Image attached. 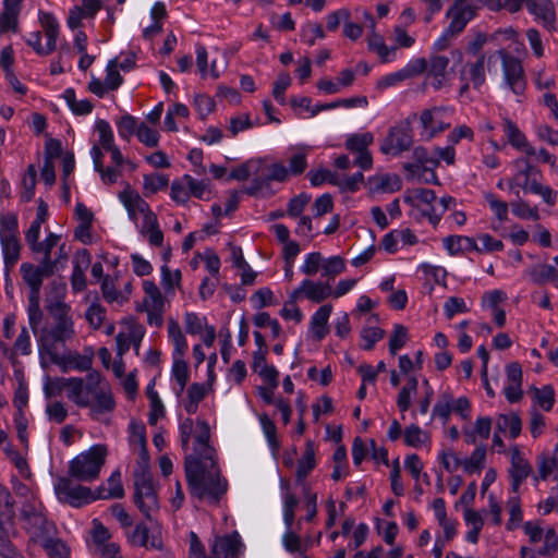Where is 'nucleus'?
Returning a JSON list of instances; mask_svg holds the SVG:
<instances>
[{
  "mask_svg": "<svg viewBox=\"0 0 558 558\" xmlns=\"http://www.w3.org/2000/svg\"><path fill=\"white\" fill-rule=\"evenodd\" d=\"M332 312V305L325 304L320 306L312 316L311 330L316 340H322L328 333V319Z\"/></svg>",
  "mask_w": 558,
  "mask_h": 558,
  "instance_id": "nucleus-29",
  "label": "nucleus"
},
{
  "mask_svg": "<svg viewBox=\"0 0 558 558\" xmlns=\"http://www.w3.org/2000/svg\"><path fill=\"white\" fill-rule=\"evenodd\" d=\"M535 402L545 411H550L555 403V392L551 386L534 389Z\"/></svg>",
  "mask_w": 558,
  "mask_h": 558,
  "instance_id": "nucleus-60",
  "label": "nucleus"
},
{
  "mask_svg": "<svg viewBox=\"0 0 558 558\" xmlns=\"http://www.w3.org/2000/svg\"><path fill=\"white\" fill-rule=\"evenodd\" d=\"M403 199L404 203L415 206L418 209L437 201L436 194L433 190L423 187L409 191L407 195H404Z\"/></svg>",
  "mask_w": 558,
  "mask_h": 558,
  "instance_id": "nucleus-37",
  "label": "nucleus"
},
{
  "mask_svg": "<svg viewBox=\"0 0 558 558\" xmlns=\"http://www.w3.org/2000/svg\"><path fill=\"white\" fill-rule=\"evenodd\" d=\"M168 336L174 347L173 355L184 356L187 350V342L179 323L173 318L168 319Z\"/></svg>",
  "mask_w": 558,
  "mask_h": 558,
  "instance_id": "nucleus-35",
  "label": "nucleus"
},
{
  "mask_svg": "<svg viewBox=\"0 0 558 558\" xmlns=\"http://www.w3.org/2000/svg\"><path fill=\"white\" fill-rule=\"evenodd\" d=\"M307 150L305 148H301L296 153H294L289 159L288 177L299 175L303 173L307 167Z\"/></svg>",
  "mask_w": 558,
  "mask_h": 558,
  "instance_id": "nucleus-58",
  "label": "nucleus"
},
{
  "mask_svg": "<svg viewBox=\"0 0 558 558\" xmlns=\"http://www.w3.org/2000/svg\"><path fill=\"white\" fill-rule=\"evenodd\" d=\"M0 518H3L2 514H0ZM13 535H15V530L12 526V520L5 518L3 521L0 519V556L2 558H19V550L11 543Z\"/></svg>",
  "mask_w": 558,
  "mask_h": 558,
  "instance_id": "nucleus-25",
  "label": "nucleus"
},
{
  "mask_svg": "<svg viewBox=\"0 0 558 558\" xmlns=\"http://www.w3.org/2000/svg\"><path fill=\"white\" fill-rule=\"evenodd\" d=\"M140 233L147 238L148 243L153 246H161L163 242V233L159 227L157 216L151 211L143 218L140 227Z\"/></svg>",
  "mask_w": 558,
  "mask_h": 558,
  "instance_id": "nucleus-26",
  "label": "nucleus"
},
{
  "mask_svg": "<svg viewBox=\"0 0 558 558\" xmlns=\"http://www.w3.org/2000/svg\"><path fill=\"white\" fill-rule=\"evenodd\" d=\"M145 292L144 307L150 310H165V298L155 282L146 280L143 282Z\"/></svg>",
  "mask_w": 558,
  "mask_h": 558,
  "instance_id": "nucleus-33",
  "label": "nucleus"
},
{
  "mask_svg": "<svg viewBox=\"0 0 558 558\" xmlns=\"http://www.w3.org/2000/svg\"><path fill=\"white\" fill-rule=\"evenodd\" d=\"M526 274L536 284H544L550 281L558 289V270L555 266L537 264L527 269Z\"/></svg>",
  "mask_w": 558,
  "mask_h": 558,
  "instance_id": "nucleus-30",
  "label": "nucleus"
},
{
  "mask_svg": "<svg viewBox=\"0 0 558 558\" xmlns=\"http://www.w3.org/2000/svg\"><path fill=\"white\" fill-rule=\"evenodd\" d=\"M368 48L373 51H375L378 57L381 59L383 62H388L390 61V54H393V52L396 51V47H387L384 43V39L383 37L377 34L376 32H373L369 36H368Z\"/></svg>",
  "mask_w": 558,
  "mask_h": 558,
  "instance_id": "nucleus-44",
  "label": "nucleus"
},
{
  "mask_svg": "<svg viewBox=\"0 0 558 558\" xmlns=\"http://www.w3.org/2000/svg\"><path fill=\"white\" fill-rule=\"evenodd\" d=\"M531 463L523 457L518 446L510 451V468L508 470L513 493H518L521 484L532 474Z\"/></svg>",
  "mask_w": 558,
  "mask_h": 558,
  "instance_id": "nucleus-15",
  "label": "nucleus"
},
{
  "mask_svg": "<svg viewBox=\"0 0 558 558\" xmlns=\"http://www.w3.org/2000/svg\"><path fill=\"white\" fill-rule=\"evenodd\" d=\"M101 292H102L104 299L109 303L117 302L119 304H122L123 302H125L129 299L128 295L124 296L121 292H119L116 289V284L109 276H106L102 279Z\"/></svg>",
  "mask_w": 558,
  "mask_h": 558,
  "instance_id": "nucleus-51",
  "label": "nucleus"
},
{
  "mask_svg": "<svg viewBox=\"0 0 558 558\" xmlns=\"http://www.w3.org/2000/svg\"><path fill=\"white\" fill-rule=\"evenodd\" d=\"M105 445H95L76 456L69 465V475L80 482H93L100 473L107 457Z\"/></svg>",
  "mask_w": 558,
  "mask_h": 558,
  "instance_id": "nucleus-4",
  "label": "nucleus"
},
{
  "mask_svg": "<svg viewBox=\"0 0 558 558\" xmlns=\"http://www.w3.org/2000/svg\"><path fill=\"white\" fill-rule=\"evenodd\" d=\"M308 179L313 186H319L324 183H330L336 186L338 184L339 173L328 169H318L308 172Z\"/></svg>",
  "mask_w": 558,
  "mask_h": 558,
  "instance_id": "nucleus-55",
  "label": "nucleus"
},
{
  "mask_svg": "<svg viewBox=\"0 0 558 558\" xmlns=\"http://www.w3.org/2000/svg\"><path fill=\"white\" fill-rule=\"evenodd\" d=\"M92 255L88 250H78L73 258V271L71 276L72 289L75 292H81L86 288L85 271L90 266Z\"/></svg>",
  "mask_w": 558,
  "mask_h": 558,
  "instance_id": "nucleus-18",
  "label": "nucleus"
},
{
  "mask_svg": "<svg viewBox=\"0 0 558 558\" xmlns=\"http://www.w3.org/2000/svg\"><path fill=\"white\" fill-rule=\"evenodd\" d=\"M427 69V61L424 58H417L410 61L404 68L397 72L381 77L377 82L378 89H385L395 86L405 80L415 77L424 73Z\"/></svg>",
  "mask_w": 558,
  "mask_h": 558,
  "instance_id": "nucleus-14",
  "label": "nucleus"
},
{
  "mask_svg": "<svg viewBox=\"0 0 558 558\" xmlns=\"http://www.w3.org/2000/svg\"><path fill=\"white\" fill-rule=\"evenodd\" d=\"M413 158L416 160V163L403 165V169L408 172L415 173L420 168L433 170L437 167V158L434 156V150L429 153L423 146H417L413 149Z\"/></svg>",
  "mask_w": 558,
  "mask_h": 558,
  "instance_id": "nucleus-27",
  "label": "nucleus"
},
{
  "mask_svg": "<svg viewBox=\"0 0 558 558\" xmlns=\"http://www.w3.org/2000/svg\"><path fill=\"white\" fill-rule=\"evenodd\" d=\"M63 98L71 110L78 116L88 114L94 108L93 104L87 99L77 100L73 88L65 89Z\"/></svg>",
  "mask_w": 558,
  "mask_h": 558,
  "instance_id": "nucleus-42",
  "label": "nucleus"
},
{
  "mask_svg": "<svg viewBox=\"0 0 558 558\" xmlns=\"http://www.w3.org/2000/svg\"><path fill=\"white\" fill-rule=\"evenodd\" d=\"M24 527L33 542L39 543L48 535H53L54 524L49 522L44 513V508L33 504H26L21 510Z\"/></svg>",
  "mask_w": 558,
  "mask_h": 558,
  "instance_id": "nucleus-7",
  "label": "nucleus"
},
{
  "mask_svg": "<svg viewBox=\"0 0 558 558\" xmlns=\"http://www.w3.org/2000/svg\"><path fill=\"white\" fill-rule=\"evenodd\" d=\"M2 252H3V258L5 264H14L17 262L20 257V242L17 240V236H8L0 238Z\"/></svg>",
  "mask_w": 558,
  "mask_h": 558,
  "instance_id": "nucleus-43",
  "label": "nucleus"
},
{
  "mask_svg": "<svg viewBox=\"0 0 558 558\" xmlns=\"http://www.w3.org/2000/svg\"><path fill=\"white\" fill-rule=\"evenodd\" d=\"M496 429L499 433L509 430L511 438H517L522 429V422L518 414H499L496 420Z\"/></svg>",
  "mask_w": 558,
  "mask_h": 558,
  "instance_id": "nucleus-34",
  "label": "nucleus"
},
{
  "mask_svg": "<svg viewBox=\"0 0 558 558\" xmlns=\"http://www.w3.org/2000/svg\"><path fill=\"white\" fill-rule=\"evenodd\" d=\"M25 241L34 254L41 255L39 263L56 269L58 259L51 258V251L58 245L60 235L50 232L43 241H39V238H35V240L26 239Z\"/></svg>",
  "mask_w": 558,
  "mask_h": 558,
  "instance_id": "nucleus-17",
  "label": "nucleus"
},
{
  "mask_svg": "<svg viewBox=\"0 0 558 558\" xmlns=\"http://www.w3.org/2000/svg\"><path fill=\"white\" fill-rule=\"evenodd\" d=\"M119 198L128 210L129 218L132 221H136V214H143L144 217L150 214V207L148 203L141 197V195L132 190L130 186L119 193Z\"/></svg>",
  "mask_w": 558,
  "mask_h": 558,
  "instance_id": "nucleus-20",
  "label": "nucleus"
},
{
  "mask_svg": "<svg viewBox=\"0 0 558 558\" xmlns=\"http://www.w3.org/2000/svg\"><path fill=\"white\" fill-rule=\"evenodd\" d=\"M169 179L161 173H153L144 175V191L145 195L155 194L158 191L167 187Z\"/></svg>",
  "mask_w": 558,
  "mask_h": 558,
  "instance_id": "nucleus-53",
  "label": "nucleus"
},
{
  "mask_svg": "<svg viewBox=\"0 0 558 558\" xmlns=\"http://www.w3.org/2000/svg\"><path fill=\"white\" fill-rule=\"evenodd\" d=\"M486 458V448L485 446H478L474 449L470 458L465 459L463 462L464 470L469 473L477 472L484 468V462Z\"/></svg>",
  "mask_w": 558,
  "mask_h": 558,
  "instance_id": "nucleus-54",
  "label": "nucleus"
},
{
  "mask_svg": "<svg viewBox=\"0 0 558 558\" xmlns=\"http://www.w3.org/2000/svg\"><path fill=\"white\" fill-rule=\"evenodd\" d=\"M50 363L58 365L62 372H68L70 369H76L80 372H84L90 368L92 359L85 355H82L77 352H59L57 357H51L49 360Z\"/></svg>",
  "mask_w": 558,
  "mask_h": 558,
  "instance_id": "nucleus-21",
  "label": "nucleus"
},
{
  "mask_svg": "<svg viewBox=\"0 0 558 558\" xmlns=\"http://www.w3.org/2000/svg\"><path fill=\"white\" fill-rule=\"evenodd\" d=\"M54 493L61 502L76 508L97 498L90 488L73 483L70 477L58 478L54 484Z\"/></svg>",
  "mask_w": 558,
  "mask_h": 558,
  "instance_id": "nucleus-11",
  "label": "nucleus"
},
{
  "mask_svg": "<svg viewBox=\"0 0 558 558\" xmlns=\"http://www.w3.org/2000/svg\"><path fill=\"white\" fill-rule=\"evenodd\" d=\"M374 136L372 133L353 134L345 141V148L352 153H360L368 150V146L373 143Z\"/></svg>",
  "mask_w": 558,
  "mask_h": 558,
  "instance_id": "nucleus-47",
  "label": "nucleus"
},
{
  "mask_svg": "<svg viewBox=\"0 0 558 558\" xmlns=\"http://www.w3.org/2000/svg\"><path fill=\"white\" fill-rule=\"evenodd\" d=\"M184 469L191 496L210 505L219 504L228 490V482L221 475L217 459L185 458Z\"/></svg>",
  "mask_w": 558,
  "mask_h": 558,
  "instance_id": "nucleus-2",
  "label": "nucleus"
},
{
  "mask_svg": "<svg viewBox=\"0 0 558 558\" xmlns=\"http://www.w3.org/2000/svg\"><path fill=\"white\" fill-rule=\"evenodd\" d=\"M68 399L78 408H87L89 416L108 424L116 401L107 380L98 372H89L85 377H70Z\"/></svg>",
  "mask_w": 558,
  "mask_h": 558,
  "instance_id": "nucleus-1",
  "label": "nucleus"
},
{
  "mask_svg": "<svg viewBox=\"0 0 558 558\" xmlns=\"http://www.w3.org/2000/svg\"><path fill=\"white\" fill-rule=\"evenodd\" d=\"M508 508H509L510 518L507 522L506 527L508 531H513L520 525V523L523 520V513L521 510L520 498L518 496L511 497L508 500Z\"/></svg>",
  "mask_w": 558,
  "mask_h": 558,
  "instance_id": "nucleus-57",
  "label": "nucleus"
},
{
  "mask_svg": "<svg viewBox=\"0 0 558 558\" xmlns=\"http://www.w3.org/2000/svg\"><path fill=\"white\" fill-rule=\"evenodd\" d=\"M413 144L412 128L409 120L389 129L380 143V151L385 155L398 156L411 148Z\"/></svg>",
  "mask_w": 558,
  "mask_h": 558,
  "instance_id": "nucleus-9",
  "label": "nucleus"
},
{
  "mask_svg": "<svg viewBox=\"0 0 558 558\" xmlns=\"http://www.w3.org/2000/svg\"><path fill=\"white\" fill-rule=\"evenodd\" d=\"M171 374L179 385L178 389H175V393L178 397H180L183 393L190 378L189 366L183 360V356L173 355Z\"/></svg>",
  "mask_w": 558,
  "mask_h": 558,
  "instance_id": "nucleus-36",
  "label": "nucleus"
},
{
  "mask_svg": "<svg viewBox=\"0 0 558 558\" xmlns=\"http://www.w3.org/2000/svg\"><path fill=\"white\" fill-rule=\"evenodd\" d=\"M511 209L514 216L523 220H538L539 213L537 207H532L525 201L521 199L520 196L517 201L511 203Z\"/></svg>",
  "mask_w": 558,
  "mask_h": 558,
  "instance_id": "nucleus-45",
  "label": "nucleus"
},
{
  "mask_svg": "<svg viewBox=\"0 0 558 558\" xmlns=\"http://www.w3.org/2000/svg\"><path fill=\"white\" fill-rule=\"evenodd\" d=\"M446 16L450 19V23L444 34L435 43L434 47L436 50L446 49L449 39L463 32L466 24L470 22V15L465 13L463 9L459 8L456 1H453L452 5L448 9Z\"/></svg>",
  "mask_w": 558,
  "mask_h": 558,
  "instance_id": "nucleus-12",
  "label": "nucleus"
},
{
  "mask_svg": "<svg viewBox=\"0 0 558 558\" xmlns=\"http://www.w3.org/2000/svg\"><path fill=\"white\" fill-rule=\"evenodd\" d=\"M495 57H498L501 61L504 87L515 96H523L527 81L521 60L505 49H500L495 54L489 56L488 62H492Z\"/></svg>",
  "mask_w": 558,
  "mask_h": 558,
  "instance_id": "nucleus-6",
  "label": "nucleus"
},
{
  "mask_svg": "<svg viewBox=\"0 0 558 558\" xmlns=\"http://www.w3.org/2000/svg\"><path fill=\"white\" fill-rule=\"evenodd\" d=\"M408 341V329L400 324L395 325L393 331L389 339V352L396 355L397 351L401 349Z\"/></svg>",
  "mask_w": 558,
  "mask_h": 558,
  "instance_id": "nucleus-59",
  "label": "nucleus"
},
{
  "mask_svg": "<svg viewBox=\"0 0 558 558\" xmlns=\"http://www.w3.org/2000/svg\"><path fill=\"white\" fill-rule=\"evenodd\" d=\"M240 546L236 535L217 537L211 546L209 558H238Z\"/></svg>",
  "mask_w": 558,
  "mask_h": 558,
  "instance_id": "nucleus-22",
  "label": "nucleus"
},
{
  "mask_svg": "<svg viewBox=\"0 0 558 558\" xmlns=\"http://www.w3.org/2000/svg\"><path fill=\"white\" fill-rule=\"evenodd\" d=\"M449 65V58L445 56H433L427 63L428 75L433 76L432 83L435 89H440L446 80L447 69Z\"/></svg>",
  "mask_w": 558,
  "mask_h": 558,
  "instance_id": "nucleus-28",
  "label": "nucleus"
},
{
  "mask_svg": "<svg viewBox=\"0 0 558 558\" xmlns=\"http://www.w3.org/2000/svg\"><path fill=\"white\" fill-rule=\"evenodd\" d=\"M39 21L48 41H51V44L57 45V38L59 35V24L54 16L49 12H40Z\"/></svg>",
  "mask_w": 558,
  "mask_h": 558,
  "instance_id": "nucleus-49",
  "label": "nucleus"
},
{
  "mask_svg": "<svg viewBox=\"0 0 558 558\" xmlns=\"http://www.w3.org/2000/svg\"><path fill=\"white\" fill-rule=\"evenodd\" d=\"M39 299L40 296L36 295H28V307H27V314H28V323L29 327L34 332L37 331L41 320H43V312L39 306Z\"/></svg>",
  "mask_w": 558,
  "mask_h": 558,
  "instance_id": "nucleus-56",
  "label": "nucleus"
},
{
  "mask_svg": "<svg viewBox=\"0 0 558 558\" xmlns=\"http://www.w3.org/2000/svg\"><path fill=\"white\" fill-rule=\"evenodd\" d=\"M105 85L109 90H116L123 83V77L118 71V60L112 59L106 68Z\"/></svg>",
  "mask_w": 558,
  "mask_h": 558,
  "instance_id": "nucleus-61",
  "label": "nucleus"
},
{
  "mask_svg": "<svg viewBox=\"0 0 558 558\" xmlns=\"http://www.w3.org/2000/svg\"><path fill=\"white\" fill-rule=\"evenodd\" d=\"M324 256L319 252H312L305 256L301 271L306 276H314L322 270Z\"/></svg>",
  "mask_w": 558,
  "mask_h": 558,
  "instance_id": "nucleus-62",
  "label": "nucleus"
},
{
  "mask_svg": "<svg viewBox=\"0 0 558 558\" xmlns=\"http://www.w3.org/2000/svg\"><path fill=\"white\" fill-rule=\"evenodd\" d=\"M20 270L23 280L29 287V295L40 296V288L44 278L52 276L56 269L41 263L37 266L29 263H23Z\"/></svg>",
  "mask_w": 558,
  "mask_h": 558,
  "instance_id": "nucleus-16",
  "label": "nucleus"
},
{
  "mask_svg": "<svg viewBox=\"0 0 558 558\" xmlns=\"http://www.w3.org/2000/svg\"><path fill=\"white\" fill-rule=\"evenodd\" d=\"M193 439V451L191 453H187L185 458L194 457L198 461L216 459V451L209 445L210 428L206 421H196V429Z\"/></svg>",
  "mask_w": 558,
  "mask_h": 558,
  "instance_id": "nucleus-13",
  "label": "nucleus"
},
{
  "mask_svg": "<svg viewBox=\"0 0 558 558\" xmlns=\"http://www.w3.org/2000/svg\"><path fill=\"white\" fill-rule=\"evenodd\" d=\"M460 80H466L475 89H480L486 81L485 56H480L475 62H468L460 72Z\"/></svg>",
  "mask_w": 558,
  "mask_h": 558,
  "instance_id": "nucleus-23",
  "label": "nucleus"
},
{
  "mask_svg": "<svg viewBox=\"0 0 558 558\" xmlns=\"http://www.w3.org/2000/svg\"><path fill=\"white\" fill-rule=\"evenodd\" d=\"M453 397L450 392H444L439 401L434 405L433 416H438L446 424L452 412Z\"/></svg>",
  "mask_w": 558,
  "mask_h": 558,
  "instance_id": "nucleus-52",
  "label": "nucleus"
},
{
  "mask_svg": "<svg viewBox=\"0 0 558 558\" xmlns=\"http://www.w3.org/2000/svg\"><path fill=\"white\" fill-rule=\"evenodd\" d=\"M40 544L50 558H69V551L64 543L54 539L52 535H48L46 539H41Z\"/></svg>",
  "mask_w": 558,
  "mask_h": 558,
  "instance_id": "nucleus-46",
  "label": "nucleus"
},
{
  "mask_svg": "<svg viewBox=\"0 0 558 558\" xmlns=\"http://www.w3.org/2000/svg\"><path fill=\"white\" fill-rule=\"evenodd\" d=\"M529 12L538 20L545 28H556V13L550 0H527L525 3Z\"/></svg>",
  "mask_w": 558,
  "mask_h": 558,
  "instance_id": "nucleus-19",
  "label": "nucleus"
},
{
  "mask_svg": "<svg viewBox=\"0 0 558 558\" xmlns=\"http://www.w3.org/2000/svg\"><path fill=\"white\" fill-rule=\"evenodd\" d=\"M304 298L313 303H322L332 294V288L328 282L303 280Z\"/></svg>",
  "mask_w": 558,
  "mask_h": 558,
  "instance_id": "nucleus-24",
  "label": "nucleus"
},
{
  "mask_svg": "<svg viewBox=\"0 0 558 558\" xmlns=\"http://www.w3.org/2000/svg\"><path fill=\"white\" fill-rule=\"evenodd\" d=\"M134 502L147 520H154L159 510V500L151 475L145 469L134 473Z\"/></svg>",
  "mask_w": 558,
  "mask_h": 558,
  "instance_id": "nucleus-5",
  "label": "nucleus"
},
{
  "mask_svg": "<svg viewBox=\"0 0 558 558\" xmlns=\"http://www.w3.org/2000/svg\"><path fill=\"white\" fill-rule=\"evenodd\" d=\"M52 323L40 330L38 336V351L41 364L46 359L57 357L59 352L65 351V343L75 337L74 322L70 315V306L63 302H56L49 306Z\"/></svg>",
  "mask_w": 558,
  "mask_h": 558,
  "instance_id": "nucleus-3",
  "label": "nucleus"
},
{
  "mask_svg": "<svg viewBox=\"0 0 558 558\" xmlns=\"http://www.w3.org/2000/svg\"><path fill=\"white\" fill-rule=\"evenodd\" d=\"M460 9L470 15V21L476 15L482 7H487L492 11H500L504 9L505 0H454Z\"/></svg>",
  "mask_w": 558,
  "mask_h": 558,
  "instance_id": "nucleus-32",
  "label": "nucleus"
},
{
  "mask_svg": "<svg viewBox=\"0 0 558 558\" xmlns=\"http://www.w3.org/2000/svg\"><path fill=\"white\" fill-rule=\"evenodd\" d=\"M84 316L93 329H99L106 319L107 311L98 302H94L88 306Z\"/></svg>",
  "mask_w": 558,
  "mask_h": 558,
  "instance_id": "nucleus-50",
  "label": "nucleus"
},
{
  "mask_svg": "<svg viewBox=\"0 0 558 558\" xmlns=\"http://www.w3.org/2000/svg\"><path fill=\"white\" fill-rule=\"evenodd\" d=\"M48 217V206L44 201H40L37 207L36 218L31 223L28 230L25 233V240L35 238H39L41 225L46 221Z\"/></svg>",
  "mask_w": 558,
  "mask_h": 558,
  "instance_id": "nucleus-48",
  "label": "nucleus"
},
{
  "mask_svg": "<svg viewBox=\"0 0 558 558\" xmlns=\"http://www.w3.org/2000/svg\"><path fill=\"white\" fill-rule=\"evenodd\" d=\"M46 414L50 422L62 424L68 417V409L61 401H52L46 405Z\"/></svg>",
  "mask_w": 558,
  "mask_h": 558,
  "instance_id": "nucleus-64",
  "label": "nucleus"
},
{
  "mask_svg": "<svg viewBox=\"0 0 558 558\" xmlns=\"http://www.w3.org/2000/svg\"><path fill=\"white\" fill-rule=\"evenodd\" d=\"M453 114V108L448 106H436L424 109L420 116V122L423 128V136L426 140L434 138L437 134L450 128V119Z\"/></svg>",
  "mask_w": 558,
  "mask_h": 558,
  "instance_id": "nucleus-10",
  "label": "nucleus"
},
{
  "mask_svg": "<svg viewBox=\"0 0 558 558\" xmlns=\"http://www.w3.org/2000/svg\"><path fill=\"white\" fill-rule=\"evenodd\" d=\"M418 381L416 377L410 376L407 379V384L402 387L397 397V407L401 412H405L410 409L412 398L417 392Z\"/></svg>",
  "mask_w": 558,
  "mask_h": 558,
  "instance_id": "nucleus-39",
  "label": "nucleus"
},
{
  "mask_svg": "<svg viewBox=\"0 0 558 558\" xmlns=\"http://www.w3.org/2000/svg\"><path fill=\"white\" fill-rule=\"evenodd\" d=\"M316 465L315 460V449H314V442L312 440H307L305 444V452L298 460V466H296V482L302 483L307 475L314 470Z\"/></svg>",
  "mask_w": 558,
  "mask_h": 558,
  "instance_id": "nucleus-31",
  "label": "nucleus"
},
{
  "mask_svg": "<svg viewBox=\"0 0 558 558\" xmlns=\"http://www.w3.org/2000/svg\"><path fill=\"white\" fill-rule=\"evenodd\" d=\"M504 131L508 137L509 143L517 149L522 147V145H525V135L518 129L515 123H513L511 120H505Z\"/></svg>",
  "mask_w": 558,
  "mask_h": 558,
  "instance_id": "nucleus-63",
  "label": "nucleus"
},
{
  "mask_svg": "<svg viewBox=\"0 0 558 558\" xmlns=\"http://www.w3.org/2000/svg\"><path fill=\"white\" fill-rule=\"evenodd\" d=\"M108 489L99 488L98 498H122L124 496V489L121 484V473L116 470L107 481Z\"/></svg>",
  "mask_w": 558,
  "mask_h": 558,
  "instance_id": "nucleus-40",
  "label": "nucleus"
},
{
  "mask_svg": "<svg viewBox=\"0 0 558 558\" xmlns=\"http://www.w3.org/2000/svg\"><path fill=\"white\" fill-rule=\"evenodd\" d=\"M255 178L252 179L245 192L248 195H257L269 189L271 181L283 182L288 179V169L280 162L268 163L263 159H256Z\"/></svg>",
  "mask_w": 558,
  "mask_h": 558,
  "instance_id": "nucleus-8",
  "label": "nucleus"
},
{
  "mask_svg": "<svg viewBox=\"0 0 558 558\" xmlns=\"http://www.w3.org/2000/svg\"><path fill=\"white\" fill-rule=\"evenodd\" d=\"M345 270V259L341 256H331L329 258L324 257L322 265V277L328 280H333L336 276L342 274Z\"/></svg>",
  "mask_w": 558,
  "mask_h": 558,
  "instance_id": "nucleus-41",
  "label": "nucleus"
},
{
  "mask_svg": "<svg viewBox=\"0 0 558 558\" xmlns=\"http://www.w3.org/2000/svg\"><path fill=\"white\" fill-rule=\"evenodd\" d=\"M207 389L204 384L193 383L187 388L186 400L184 401V409L189 414L197 412L199 402L206 397Z\"/></svg>",
  "mask_w": 558,
  "mask_h": 558,
  "instance_id": "nucleus-38",
  "label": "nucleus"
}]
</instances>
